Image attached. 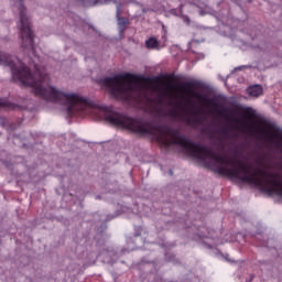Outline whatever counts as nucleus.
Here are the masks:
<instances>
[{
    "label": "nucleus",
    "instance_id": "1",
    "mask_svg": "<svg viewBox=\"0 0 282 282\" xmlns=\"http://www.w3.org/2000/svg\"><path fill=\"white\" fill-rule=\"evenodd\" d=\"M12 78L15 83L33 87L34 94L50 100L51 102H61L67 107L68 113H76V111H87L91 109V104L83 96L74 93H65L56 87L50 85V75L45 70L36 69L34 75L21 62L11 66Z\"/></svg>",
    "mask_w": 282,
    "mask_h": 282
},
{
    "label": "nucleus",
    "instance_id": "2",
    "mask_svg": "<svg viewBox=\"0 0 282 282\" xmlns=\"http://www.w3.org/2000/svg\"><path fill=\"white\" fill-rule=\"evenodd\" d=\"M154 94L160 102H166L170 107L164 116L172 118L173 120H182V112L184 111V100L186 97L184 94H187L189 98H197L204 107L210 108L213 107V101L199 93L189 89V90H182L181 87H176L173 84H160L153 83L149 86L147 93Z\"/></svg>",
    "mask_w": 282,
    "mask_h": 282
},
{
    "label": "nucleus",
    "instance_id": "3",
    "mask_svg": "<svg viewBox=\"0 0 282 282\" xmlns=\"http://www.w3.org/2000/svg\"><path fill=\"white\" fill-rule=\"evenodd\" d=\"M104 85L118 100H131L135 94V82L131 75H117L104 79Z\"/></svg>",
    "mask_w": 282,
    "mask_h": 282
},
{
    "label": "nucleus",
    "instance_id": "4",
    "mask_svg": "<svg viewBox=\"0 0 282 282\" xmlns=\"http://www.w3.org/2000/svg\"><path fill=\"white\" fill-rule=\"evenodd\" d=\"M14 8L20 12V23L22 32V45L23 47H33L34 45V34L32 33V26L30 24V18L25 14V7L20 0L15 3Z\"/></svg>",
    "mask_w": 282,
    "mask_h": 282
},
{
    "label": "nucleus",
    "instance_id": "5",
    "mask_svg": "<svg viewBox=\"0 0 282 282\" xmlns=\"http://www.w3.org/2000/svg\"><path fill=\"white\" fill-rule=\"evenodd\" d=\"M247 94L249 96H252L253 98H259V96H261V94H263V87L261 85L250 86L247 89Z\"/></svg>",
    "mask_w": 282,
    "mask_h": 282
},
{
    "label": "nucleus",
    "instance_id": "6",
    "mask_svg": "<svg viewBox=\"0 0 282 282\" xmlns=\"http://www.w3.org/2000/svg\"><path fill=\"white\" fill-rule=\"evenodd\" d=\"M145 47L149 50H155V47H160V42L155 37H150L145 41Z\"/></svg>",
    "mask_w": 282,
    "mask_h": 282
},
{
    "label": "nucleus",
    "instance_id": "7",
    "mask_svg": "<svg viewBox=\"0 0 282 282\" xmlns=\"http://www.w3.org/2000/svg\"><path fill=\"white\" fill-rule=\"evenodd\" d=\"M0 65H12L10 55L0 52Z\"/></svg>",
    "mask_w": 282,
    "mask_h": 282
},
{
    "label": "nucleus",
    "instance_id": "8",
    "mask_svg": "<svg viewBox=\"0 0 282 282\" xmlns=\"http://www.w3.org/2000/svg\"><path fill=\"white\" fill-rule=\"evenodd\" d=\"M120 10H121L120 4H117V19L119 21V25H126L127 21H124V18H120Z\"/></svg>",
    "mask_w": 282,
    "mask_h": 282
},
{
    "label": "nucleus",
    "instance_id": "9",
    "mask_svg": "<svg viewBox=\"0 0 282 282\" xmlns=\"http://www.w3.org/2000/svg\"><path fill=\"white\" fill-rule=\"evenodd\" d=\"M183 21L184 23H187V25H191V18H188L187 15L183 17Z\"/></svg>",
    "mask_w": 282,
    "mask_h": 282
},
{
    "label": "nucleus",
    "instance_id": "10",
    "mask_svg": "<svg viewBox=\"0 0 282 282\" xmlns=\"http://www.w3.org/2000/svg\"><path fill=\"white\" fill-rule=\"evenodd\" d=\"M145 98H147V100H153V98L149 97V95H147V93H145Z\"/></svg>",
    "mask_w": 282,
    "mask_h": 282
},
{
    "label": "nucleus",
    "instance_id": "11",
    "mask_svg": "<svg viewBox=\"0 0 282 282\" xmlns=\"http://www.w3.org/2000/svg\"><path fill=\"white\" fill-rule=\"evenodd\" d=\"M94 6H98V1H95V2H94Z\"/></svg>",
    "mask_w": 282,
    "mask_h": 282
},
{
    "label": "nucleus",
    "instance_id": "12",
    "mask_svg": "<svg viewBox=\"0 0 282 282\" xmlns=\"http://www.w3.org/2000/svg\"><path fill=\"white\" fill-rule=\"evenodd\" d=\"M186 102H187V104L191 102V99H186Z\"/></svg>",
    "mask_w": 282,
    "mask_h": 282
},
{
    "label": "nucleus",
    "instance_id": "13",
    "mask_svg": "<svg viewBox=\"0 0 282 282\" xmlns=\"http://www.w3.org/2000/svg\"><path fill=\"white\" fill-rule=\"evenodd\" d=\"M200 14L203 15V14H204V12H202V11H200Z\"/></svg>",
    "mask_w": 282,
    "mask_h": 282
}]
</instances>
